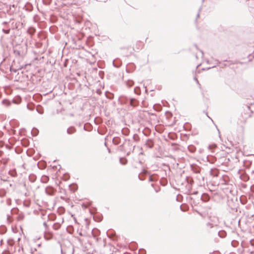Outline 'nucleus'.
Returning a JSON list of instances; mask_svg holds the SVG:
<instances>
[{"label":"nucleus","instance_id":"nucleus-1","mask_svg":"<svg viewBox=\"0 0 254 254\" xmlns=\"http://www.w3.org/2000/svg\"><path fill=\"white\" fill-rule=\"evenodd\" d=\"M45 192L47 194L52 195L54 192V189L51 187H48L45 189Z\"/></svg>","mask_w":254,"mask_h":254},{"label":"nucleus","instance_id":"nucleus-2","mask_svg":"<svg viewBox=\"0 0 254 254\" xmlns=\"http://www.w3.org/2000/svg\"><path fill=\"white\" fill-rule=\"evenodd\" d=\"M76 131L75 128L73 127H70L67 129V133L69 134H71L75 132Z\"/></svg>","mask_w":254,"mask_h":254},{"label":"nucleus","instance_id":"nucleus-3","mask_svg":"<svg viewBox=\"0 0 254 254\" xmlns=\"http://www.w3.org/2000/svg\"><path fill=\"white\" fill-rule=\"evenodd\" d=\"M44 237L46 240H49L52 238L53 234L51 233L47 232V233H45Z\"/></svg>","mask_w":254,"mask_h":254},{"label":"nucleus","instance_id":"nucleus-4","mask_svg":"<svg viewBox=\"0 0 254 254\" xmlns=\"http://www.w3.org/2000/svg\"><path fill=\"white\" fill-rule=\"evenodd\" d=\"M130 105L135 107L137 105V101L134 98H131L130 99Z\"/></svg>","mask_w":254,"mask_h":254},{"label":"nucleus","instance_id":"nucleus-5","mask_svg":"<svg viewBox=\"0 0 254 254\" xmlns=\"http://www.w3.org/2000/svg\"><path fill=\"white\" fill-rule=\"evenodd\" d=\"M49 180V177L47 176H43L41 178L42 183H46Z\"/></svg>","mask_w":254,"mask_h":254},{"label":"nucleus","instance_id":"nucleus-6","mask_svg":"<svg viewBox=\"0 0 254 254\" xmlns=\"http://www.w3.org/2000/svg\"><path fill=\"white\" fill-rule=\"evenodd\" d=\"M133 84L134 82L131 80H128L126 82L127 86L129 87H131L133 85Z\"/></svg>","mask_w":254,"mask_h":254},{"label":"nucleus","instance_id":"nucleus-7","mask_svg":"<svg viewBox=\"0 0 254 254\" xmlns=\"http://www.w3.org/2000/svg\"><path fill=\"white\" fill-rule=\"evenodd\" d=\"M120 162L122 165H125L127 163V160L124 158H121L120 159Z\"/></svg>","mask_w":254,"mask_h":254},{"label":"nucleus","instance_id":"nucleus-8","mask_svg":"<svg viewBox=\"0 0 254 254\" xmlns=\"http://www.w3.org/2000/svg\"><path fill=\"white\" fill-rule=\"evenodd\" d=\"M38 130L35 128H33V129L31 131V133L33 136L37 135L38 134Z\"/></svg>","mask_w":254,"mask_h":254},{"label":"nucleus","instance_id":"nucleus-9","mask_svg":"<svg viewBox=\"0 0 254 254\" xmlns=\"http://www.w3.org/2000/svg\"><path fill=\"white\" fill-rule=\"evenodd\" d=\"M14 243V241L12 239H8L7 240V244L9 246L12 247Z\"/></svg>","mask_w":254,"mask_h":254},{"label":"nucleus","instance_id":"nucleus-10","mask_svg":"<svg viewBox=\"0 0 254 254\" xmlns=\"http://www.w3.org/2000/svg\"><path fill=\"white\" fill-rule=\"evenodd\" d=\"M2 103L3 104H5L7 106L10 104V101L7 100H3Z\"/></svg>","mask_w":254,"mask_h":254},{"label":"nucleus","instance_id":"nucleus-11","mask_svg":"<svg viewBox=\"0 0 254 254\" xmlns=\"http://www.w3.org/2000/svg\"><path fill=\"white\" fill-rule=\"evenodd\" d=\"M218 235L220 237H224L226 235V233L224 231H221V232H218Z\"/></svg>","mask_w":254,"mask_h":254},{"label":"nucleus","instance_id":"nucleus-12","mask_svg":"<svg viewBox=\"0 0 254 254\" xmlns=\"http://www.w3.org/2000/svg\"><path fill=\"white\" fill-rule=\"evenodd\" d=\"M2 31H3L5 34H9V31H10V29H8V30L2 29Z\"/></svg>","mask_w":254,"mask_h":254},{"label":"nucleus","instance_id":"nucleus-13","mask_svg":"<svg viewBox=\"0 0 254 254\" xmlns=\"http://www.w3.org/2000/svg\"><path fill=\"white\" fill-rule=\"evenodd\" d=\"M6 203L7 205H10L11 204V199H7L6 200Z\"/></svg>","mask_w":254,"mask_h":254},{"label":"nucleus","instance_id":"nucleus-14","mask_svg":"<svg viewBox=\"0 0 254 254\" xmlns=\"http://www.w3.org/2000/svg\"><path fill=\"white\" fill-rule=\"evenodd\" d=\"M43 225L45 227V228L47 229L48 227L47 224L46 222H44L43 223Z\"/></svg>","mask_w":254,"mask_h":254},{"label":"nucleus","instance_id":"nucleus-15","mask_svg":"<svg viewBox=\"0 0 254 254\" xmlns=\"http://www.w3.org/2000/svg\"><path fill=\"white\" fill-rule=\"evenodd\" d=\"M149 181L152 182L153 181V178L152 176H150L149 178Z\"/></svg>","mask_w":254,"mask_h":254},{"label":"nucleus","instance_id":"nucleus-16","mask_svg":"<svg viewBox=\"0 0 254 254\" xmlns=\"http://www.w3.org/2000/svg\"><path fill=\"white\" fill-rule=\"evenodd\" d=\"M207 225H208V226H210V227L211 228H212V227H213L212 225L211 224L209 223H207Z\"/></svg>","mask_w":254,"mask_h":254},{"label":"nucleus","instance_id":"nucleus-17","mask_svg":"<svg viewBox=\"0 0 254 254\" xmlns=\"http://www.w3.org/2000/svg\"><path fill=\"white\" fill-rule=\"evenodd\" d=\"M136 90H137V87L134 88V93H136V94H138Z\"/></svg>","mask_w":254,"mask_h":254},{"label":"nucleus","instance_id":"nucleus-18","mask_svg":"<svg viewBox=\"0 0 254 254\" xmlns=\"http://www.w3.org/2000/svg\"><path fill=\"white\" fill-rule=\"evenodd\" d=\"M195 80H196V82L199 84L198 83V81L197 80V79L196 78H195Z\"/></svg>","mask_w":254,"mask_h":254},{"label":"nucleus","instance_id":"nucleus-19","mask_svg":"<svg viewBox=\"0 0 254 254\" xmlns=\"http://www.w3.org/2000/svg\"><path fill=\"white\" fill-rule=\"evenodd\" d=\"M199 13H198L197 14V18L199 17Z\"/></svg>","mask_w":254,"mask_h":254},{"label":"nucleus","instance_id":"nucleus-20","mask_svg":"<svg viewBox=\"0 0 254 254\" xmlns=\"http://www.w3.org/2000/svg\"><path fill=\"white\" fill-rule=\"evenodd\" d=\"M146 171L145 170H143V173H145H145H146Z\"/></svg>","mask_w":254,"mask_h":254},{"label":"nucleus","instance_id":"nucleus-21","mask_svg":"<svg viewBox=\"0 0 254 254\" xmlns=\"http://www.w3.org/2000/svg\"><path fill=\"white\" fill-rule=\"evenodd\" d=\"M138 163L140 164H142V162L141 161H139Z\"/></svg>","mask_w":254,"mask_h":254},{"label":"nucleus","instance_id":"nucleus-22","mask_svg":"<svg viewBox=\"0 0 254 254\" xmlns=\"http://www.w3.org/2000/svg\"><path fill=\"white\" fill-rule=\"evenodd\" d=\"M61 253L62 254H64L62 250H61Z\"/></svg>","mask_w":254,"mask_h":254},{"label":"nucleus","instance_id":"nucleus-23","mask_svg":"<svg viewBox=\"0 0 254 254\" xmlns=\"http://www.w3.org/2000/svg\"><path fill=\"white\" fill-rule=\"evenodd\" d=\"M200 52L202 53V55L203 54V53L202 51H200Z\"/></svg>","mask_w":254,"mask_h":254},{"label":"nucleus","instance_id":"nucleus-24","mask_svg":"<svg viewBox=\"0 0 254 254\" xmlns=\"http://www.w3.org/2000/svg\"><path fill=\"white\" fill-rule=\"evenodd\" d=\"M190 151H191V152H193L192 149H191Z\"/></svg>","mask_w":254,"mask_h":254},{"label":"nucleus","instance_id":"nucleus-25","mask_svg":"<svg viewBox=\"0 0 254 254\" xmlns=\"http://www.w3.org/2000/svg\"><path fill=\"white\" fill-rule=\"evenodd\" d=\"M190 151H191V152H193L192 149H191Z\"/></svg>","mask_w":254,"mask_h":254},{"label":"nucleus","instance_id":"nucleus-26","mask_svg":"<svg viewBox=\"0 0 254 254\" xmlns=\"http://www.w3.org/2000/svg\"><path fill=\"white\" fill-rule=\"evenodd\" d=\"M9 219V216L7 215V219Z\"/></svg>","mask_w":254,"mask_h":254}]
</instances>
